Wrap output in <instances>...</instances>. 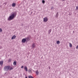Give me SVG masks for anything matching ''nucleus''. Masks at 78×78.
Here are the masks:
<instances>
[{"mask_svg": "<svg viewBox=\"0 0 78 78\" xmlns=\"http://www.w3.org/2000/svg\"><path fill=\"white\" fill-rule=\"evenodd\" d=\"M21 69H23V66H22L21 67Z\"/></svg>", "mask_w": 78, "mask_h": 78, "instance_id": "26", "label": "nucleus"}, {"mask_svg": "<svg viewBox=\"0 0 78 78\" xmlns=\"http://www.w3.org/2000/svg\"><path fill=\"white\" fill-rule=\"evenodd\" d=\"M11 59H9L8 60V62H11Z\"/></svg>", "mask_w": 78, "mask_h": 78, "instance_id": "19", "label": "nucleus"}, {"mask_svg": "<svg viewBox=\"0 0 78 78\" xmlns=\"http://www.w3.org/2000/svg\"><path fill=\"white\" fill-rule=\"evenodd\" d=\"M16 4L15 3H13L12 4V7H15L16 6Z\"/></svg>", "mask_w": 78, "mask_h": 78, "instance_id": "8", "label": "nucleus"}, {"mask_svg": "<svg viewBox=\"0 0 78 78\" xmlns=\"http://www.w3.org/2000/svg\"><path fill=\"white\" fill-rule=\"evenodd\" d=\"M43 21L44 22H47L48 21V18L47 17L44 18L43 19Z\"/></svg>", "mask_w": 78, "mask_h": 78, "instance_id": "3", "label": "nucleus"}, {"mask_svg": "<svg viewBox=\"0 0 78 78\" xmlns=\"http://www.w3.org/2000/svg\"><path fill=\"white\" fill-rule=\"evenodd\" d=\"M28 72H29L30 73V72H31V69H29L28 70Z\"/></svg>", "mask_w": 78, "mask_h": 78, "instance_id": "20", "label": "nucleus"}, {"mask_svg": "<svg viewBox=\"0 0 78 78\" xmlns=\"http://www.w3.org/2000/svg\"><path fill=\"white\" fill-rule=\"evenodd\" d=\"M25 78H27V77H25Z\"/></svg>", "mask_w": 78, "mask_h": 78, "instance_id": "30", "label": "nucleus"}, {"mask_svg": "<svg viewBox=\"0 0 78 78\" xmlns=\"http://www.w3.org/2000/svg\"><path fill=\"white\" fill-rule=\"evenodd\" d=\"M16 62L15 61L13 62L14 66H16Z\"/></svg>", "mask_w": 78, "mask_h": 78, "instance_id": "11", "label": "nucleus"}, {"mask_svg": "<svg viewBox=\"0 0 78 78\" xmlns=\"http://www.w3.org/2000/svg\"><path fill=\"white\" fill-rule=\"evenodd\" d=\"M51 9H54V7H51Z\"/></svg>", "mask_w": 78, "mask_h": 78, "instance_id": "22", "label": "nucleus"}, {"mask_svg": "<svg viewBox=\"0 0 78 78\" xmlns=\"http://www.w3.org/2000/svg\"><path fill=\"white\" fill-rule=\"evenodd\" d=\"M24 70H25L26 72L28 71V68H27V67L26 66H24Z\"/></svg>", "mask_w": 78, "mask_h": 78, "instance_id": "7", "label": "nucleus"}, {"mask_svg": "<svg viewBox=\"0 0 78 78\" xmlns=\"http://www.w3.org/2000/svg\"><path fill=\"white\" fill-rule=\"evenodd\" d=\"M56 43H57V44H60V41H57L56 42Z\"/></svg>", "mask_w": 78, "mask_h": 78, "instance_id": "14", "label": "nucleus"}, {"mask_svg": "<svg viewBox=\"0 0 78 78\" xmlns=\"http://www.w3.org/2000/svg\"><path fill=\"white\" fill-rule=\"evenodd\" d=\"M9 68H10L9 66H6L4 67V70L5 72H6V71H8V70L9 69Z\"/></svg>", "mask_w": 78, "mask_h": 78, "instance_id": "2", "label": "nucleus"}, {"mask_svg": "<svg viewBox=\"0 0 78 78\" xmlns=\"http://www.w3.org/2000/svg\"><path fill=\"white\" fill-rule=\"evenodd\" d=\"M3 61H0V65H2H2H3Z\"/></svg>", "mask_w": 78, "mask_h": 78, "instance_id": "10", "label": "nucleus"}, {"mask_svg": "<svg viewBox=\"0 0 78 78\" xmlns=\"http://www.w3.org/2000/svg\"><path fill=\"white\" fill-rule=\"evenodd\" d=\"M23 24H21V26H23Z\"/></svg>", "mask_w": 78, "mask_h": 78, "instance_id": "27", "label": "nucleus"}, {"mask_svg": "<svg viewBox=\"0 0 78 78\" xmlns=\"http://www.w3.org/2000/svg\"><path fill=\"white\" fill-rule=\"evenodd\" d=\"M32 48H35L36 47V46L35 45L34 43L32 45Z\"/></svg>", "mask_w": 78, "mask_h": 78, "instance_id": "6", "label": "nucleus"}, {"mask_svg": "<svg viewBox=\"0 0 78 78\" xmlns=\"http://www.w3.org/2000/svg\"><path fill=\"white\" fill-rule=\"evenodd\" d=\"M51 29H50L49 31L48 32L49 34H50V33H51Z\"/></svg>", "mask_w": 78, "mask_h": 78, "instance_id": "13", "label": "nucleus"}, {"mask_svg": "<svg viewBox=\"0 0 78 78\" xmlns=\"http://www.w3.org/2000/svg\"><path fill=\"white\" fill-rule=\"evenodd\" d=\"M69 44L70 47H71V48L72 47V44L70 43H69Z\"/></svg>", "mask_w": 78, "mask_h": 78, "instance_id": "15", "label": "nucleus"}, {"mask_svg": "<svg viewBox=\"0 0 78 78\" xmlns=\"http://www.w3.org/2000/svg\"><path fill=\"white\" fill-rule=\"evenodd\" d=\"M16 37V35H13L12 37V39H14Z\"/></svg>", "mask_w": 78, "mask_h": 78, "instance_id": "9", "label": "nucleus"}, {"mask_svg": "<svg viewBox=\"0 0 78 78\" xmlns=\"http://www.w3.org/2000/svg\"><path fill=\"white\" fill-rule=\"evenodd\" d=\"M29 78H33V77H32L31 76H29Z\"/></svg>", "mask_w": 78, "mask_h": 78, "instance_id": "21", "label": "nucleus"}, {"mask_svg": "<svg viewBox=\"0 0 78 78\" xmlns=\"http://www.w3.org/2000/svg\"><path fill=\"white\" fill-rule=\"evenodd\" d=\"M76 49H78V45H77V46L76 47Z\"/></svg>", "mask_w": 78, "mask_h": 78, "instance_id": "25", "label": "nucleus"}, {"mask_svg": "<svg viewBox=\"0 0 78 78\" xmlns=\"http://www.w3.org/2000/svg\"><path fill=\"white\" fill-rule=\"evenodd\" d=\"M42 3H45V0H43L42 1Z\"/></svg>", "mask_w": 78, "mask_h": 78, "instance_id": "18", "label": "nucleus"}, {"mask_svg": "<svg viewBox=\"0 0 78 78\" xmlns=\"http://www.w3.org/2000/svg\"><path fill=\"white\" fill-rule=\"evenodd\" d=\"M33 14V12H31V14Z\"/></svg>", "mask_w": 78, "mask_h": 78, "instance_id": "28", "label": "nucleus"}, {"mask_svg": "<svg viewBox=\"0 0 78 78\" xmlns=\"http://www.w3.org/2000/svg\"><path fill=\"white\" fill-rule=\"evenodd\" d=\"M55 16L57 18H58V12L55 15Z\"/></svg>", "mask_w": 78, "mask_h": 78, "instance_id": "12", "label": "nucleus"}, {"mask_svg": "<svg viewBox=\"0 0 78 78\" xmlns=\"http://www.w3.org/2000/svg\"><path fill=\"white\" fill-rule=\"evenodd\" d=\"M63 1H65L66 0H62Z\"/></svg>", "mask_w": 78, "mask_h": 78, "instance_id": "29", "label": "nucleus"}, {"mask_svg": "<svg viewBox=\"0 0 78 78\" xmlns=\"http://www.w3.org/2000/svg\"><path fill=\"white\" fill-rule=\"evenodd\" d=\"M49 69H50V68H49Z\"/></svg>", "mask_w": 78, "mask_h": 78, "instance_id": "31", "label": "nucleus"}, {"mask_svg": "<svg viewBox=\"0 0 78 78\" xmlns=\"http://www.w3.org/2000/svg\"><path fill=\"white\" fill-rule=\"evenodd\" d=\"M76 9L77 10H78V6H76Z\"/></svg>", "mask_w": 78, "mask_h": 78, "instance_id": "24", "label": "nucleus"}, {"mask_svg": "<svg viewBox=\"0 0 78 78\" xmlns=\"http://www.w3.org/2000/svg\"><path fill=\"white\" fill-rule=\"evenodd\" d=\"M39 72H38L37 71V72H36V74L37 75H39Z\"/></svg>", "mask_w": 78, "mask_h": 78, "instance_id": "16", "label": "nucleus"}, {"mask_svg": "<svg viewBox=\"0 0 78 78\" xmlns=\"http://www.w3.org/2000/svg\"><path fill=\"white\" fill-rule=\"evenodd\" d=\"M22 42L23 43H24V42H26V39H25V38H23V39L22 40Z\"/></svg>", "mask_w": 78, "mask_h": 78, "instance_id": "4", "label": "nucleus"}, {"mask_svg": "<svg viewBox=\"0 0 78 78\" xmlns=\"http://www.w3.org/2000/svg\"><path fill=\"white\" fill-rule=\"evenodd\" d=\"M9 70H11L13 69V68L11 67L9 68Z\"/></svg>", "mask_w": 78, "mask_h": 78, "instance_id": "17", "label": "nucleus"}, {"mask_svg": "<svg viewBox=\"0 0 78 78\" xmlns=\"http://www.w3.org/2000/svg\"><path fill=\"white\" fill-rule=\"evenodd\" d=\"M25 39L26 40L27 42H28V41H29L30 40V38H29V37H26L25 38Z\"/></svg>", "mask_w": 78, "mask_h": 78, "instance_id": "5", "label": "nucleus"}, {"mask_svg": "<svg viewBox=\"0 0 78 78\" xmlns=\"http://www.w3.org/2000/svg\"><path fill=\"white\" fill-rule=\"evenodd\" d=\"M2 28L0 29V32H2Z\"/></svg>", "mask_w": 78, "mask_h": 78, "instance_id": "23", "label": "nucleus"}, {"mask_svg": "<svg viewBox=\"0 0 78 78\" xmlns=\"http://www.w3.org/2000/svg\"><path fill=\"white\" fill-rule=\"evenodd\" d=\"M16 15L17 12H13L11 15L10 16L9 18H8V20H12V19L14 18V17L16 16Z\"/></svg>", "mask_w": 78, "mask_h": 78, "instance_id": "1", "label": "nucleus"}]
</instances>
